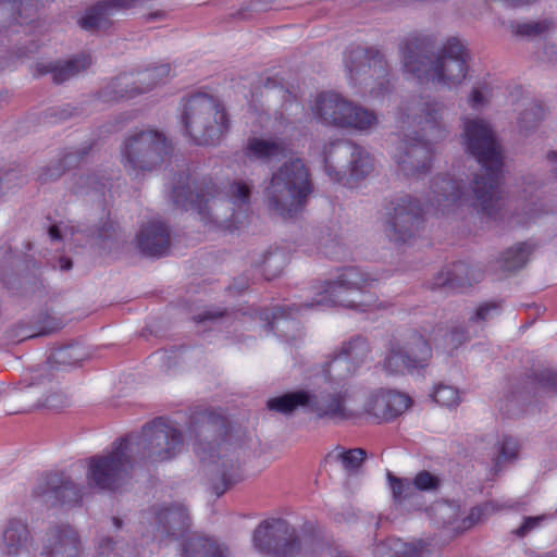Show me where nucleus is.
<instances>
[{"label": "nucleus", "mask_w": 557, "mask_h": 557, "mask_svg": "<svg viewBox=\"0 0 557 557\" xmlns=\"http://www.w3.org/2000/svg\"><path fill=\"white\" fill-rule=\"evenodd\" d=\"M337 351L359 369L370 355V346L366 337L357 335L344 342Z\"/></svg>", "instance_id": "473e14b6"}, {"label": "nucleus", "mask_w": 557, "mask_h": 557, "mask_svg": "<svg viewBox=\"0 0 557 557\" xmlns=\"http://www.w3.org/2000/svg\"><path fill=\"white\" fill-rule=\"evenodd\" d=\"M410 405L411 399L406 394L380 389L371 394L360 407L362 414H368L381 422L395 419L405 412Z\"/></svg>", "instance_id": "6ab92c4d"}, {"label": "nucleus", "mask_w": 557, "mask_h": 557, "mask_svg": "<svg viewBox=\"0 0 557 557\" xmlns=\"http://www.w3.org/2000/svg\"><path fill=\"white\" fill-rule=\"evenodd\" d=\"M325 170L337 181L344 180L348 174L352 178H361L372 171L370 156L357 147L345 143H334L330 150L324 152Z\"/></svg>", "instance_id": "4468645a"}, {"label": "nucleus", "mask_w": 557, "mask_h": 557, "mask_svg": "<svg viewBox=\"0 0 557 557\" xmlns=\"http://www.w3.org/2000/svg\"><path fill=\"white\" fill-rule=\"evenodd\" d=\"M223 426L222 421L211 413H200L191 418L190 435L195 436L194 450L199 459L214 465L221 478V485L214 484L216 496L242 479L239 458L236 449L225 440L216 441L215 435Z\"/></svg>", "instance_id": "7ed1b4c3"}, {"label": "nucleus", "mask_w": 557, "mask_h": 557, "mask_svg": "<svg viewBox=\"0 0 557 557\" xmlns=\"http://www.w3.org/2000/svg\"><path fill=\"white\" fill-rule=\"evenodd\" d=\"M312 113L322 124L358 131L371 129L377 123L373 112L333 92L319 95L312 107Z\"/></svg>", "instance_id": "9b49d317"}, {"label": "nucleus", "mask_w": 557, "mask_h": 557, "mask_svg": "<svg viewBox=\"0 0 557 557\" xmlns=\"http://www.w3.org/2000/svg\"><path fill=\"white\" fill-rule=\"evenodd\" d=\"M284 311L285 309L282 307H275L271 311L272 320L267 325L270 331H281L287 329L289 325H295L294 321L283 318ZM262 319H270V312L268 310L262 313Z\"/></svg>", "instance_id": "a18cd8bd"}, {"label": "nucleus", "mask_w": 557, "mask_h": 557, "mask_svg": "<svg viewBox=\"0 0 557 557\" xmlns=\"http://www.w3.org/2000/svg\"><path fill=\"white\" fill-rule=\"evenodd\" d=\"M462 138L467 150L482 165V173L474 178L471 194L455 178L435 180L431 205L442 212L469 205L482 216L495 219L505 206L500 189L502 156L495 133L484 120L465 119Z\"/></svg>", "instance_id": "f257e3e1"}, {"label": "nucleus", "mask_w": 557, "mask_h": 557, "mask_svg": "<svg viewBox=\"0 0 557 557\" xmlns=\"http://www.w3.org/2000/svg\"><path fill=\"white\" fill-rule=\"evenodd\" d=\"M253 547L261 554L276 557H293L300 550L296 530L283 519L262 521L253 531Z\"/></svg>", "instance_id": "f8f14e48"}, {"label": "nucleus", "mask_w": 557, "mask_h": 557, "mask_svg": "<svg viewBox=\"0 0 557 557\" xmlns=\"http://www.w3.org/2000/svg\"><path fill=\"white\" fill-rule=\"evenodd\" d=\"M534 251L531 243H518L507 248L499 258L500 268L505 271H516L523 268Z\"/></svg>", "instance_id": "2f4dec72"}, {"label": "nucleus", "mask_w": 557, "mask_h": 557, "mask_svg": "<svg viewBox=\"0 0 557 557\" xmlns=\"http://www.w3.org/2000/svg\"><path fill=\"white\" fill-rule=\"evenodd\" d=\"M227 197L233 206L242 209L249 203L250 186L243 181L235 182L230 185Z\"/></svg>", "instance_id": "a19ab883"}, {"label": "nucleus", "mask_w": 557, "mask_h": 557, "mask_svg": "<svg viewBox=\"0 0 557 557\" xmlns=\"http://www.w3.org/2000/svg\"><path fill=\"white\" fill-rule=\"evenodd\" d=\"M239 218H240V213H233L232 214V220H234L235 222H239Z\"/></svg>", "instance_id": "680f3d73"}, {"label": "nucleus", "mask_w": 557, "mask_h": 557, "mask_svg": "<svg viewBox=\"0 0 557 557\" xmlns=\"http://www.w3.org/2000/svg\"><path fill=\"white\" fill-rule=\"evenodd\" d=\"M170 73V66L161 64L136 74L120 75L106 87L102 97L106 101L131 99L158 86V82H151V76H158L160 81H166Z\"/></svg>", "instance_id": "dca6fc26"}, {"label": "nucleus", "mask_w": 557, "mask_h": 557, "mask_svg": "<svg viewBox=\"0 0 557 557\" xmlns=\"http://www.w3.org/2000/svg\"><path fill=\"white\" fill-rule=\"evenodd\" d=\"M387 480L393 493V498L396 503H401L410 498L416 492L413 483L409 479L397 478L388 471Z\"/></svg>", "instance_id": "e433bc0d"}, {"label": "nucleus", "mask_w": 557, "mask_h": 557, "mask_svg": "<svg viewBox=\"0 0 557 557\" xmlns=\"http://www.w3.org/2000/svg\"><path fill=\"white\" fill-rule=\"evenodd\" d=\"M246 151L251 158L269 161L284 157L289 151V147L281 138L252 137L247 143Z\"/></svg>", "instance_id": "cd10ccee"}, {"label": "nucleus", "mask_w": 557, "mask_h": 557, "mask_svg": "<svg viewBox=\"0 0 557 557\" xmlns=\"http://www.w3.org/2000/svg\"><path fill=\"white\" fill-rule=\"evenodd\" d=\"M133 443V455L144 462H163L184 450L183 433L176 423L159 417L143 428L140 436H127Z\"/></svg>", "instance_id": "0eeeda50"}, {"label": "nucleus", "mask_w": 557, "mask_h": 557, "mask_svg": "<svg viewBox=\"0 0 557 557\" xmlns=\"http://www.w3.org/2000/svg\"><path fill=\"white\" fill-rule=\"evenodd\" d=\"M84 487L65 473H49L38 479L33 496L47 506L75 505L83 497Z\"/></svg>", "instance_id": "f3484780"}, {"label": "nucleus", "mask_w": 557, "mask_h": 557, "mask_svg": "<svg viewBox=\"0 0 557 557\" xmlns=\"http://www.w3.org/2000/svg\"><path fill=\"white\" fill-rule=\"evenodd\" d=\"M349 275H351V270H347L339 278H346Z\"/></svg>", "instance_id": "0e129e2a"}, {"label": "nucleus", "mask_w": 557, "mask_h": 557, "mask_svg": "<svg viewBox=\"0 0 557 557\" xmlns=\"http://www.w3.org/2000/svg\"><path fill=\"white\" fill-rule=\"evenodd\" d=\"M431 357L429 343L418 332H411L403 341L391 342L383 369L389 374H401L428 367Z\"/></svg>", "instance_id": "ddd939ff"}, {"label": "nucleus", "mask_w": 557, "mask_h": 557, "mask_svg": "<svg viewBox=\"0 0 557 557\" xmlns=\"http://www.w3.org/2000/svg\"><path fill=\"white\" fill-rule=\"evenodd\" d=\"M168 152L165 137L153 129H141L129 134L121 148V162L128 175L138 177L151 171Z\"/></svg>", "instance_id": "9d476101"}, {"label": "nucleus", "mask_w": 557, "mask_h": 557, "mask_svg": "<svg viewBox=\"0 0 557 557\" xmlns=\"http://www.w3.org/2000/svg\"><path fill=\"white\" fill-rule=\"evenodd\" d=\"M34 539L27 522L10 518L2 528L1 549L7 557H18L29 553Z\"/></svg>", "instance_id": "412c9836"}, {"label": "nucleus", "mask_w": 557, "mask_h": 557, "mask_svg": "<svg viewBox=\"0 0 557 557\" xmlns=\"http://www.w3.org/2000/svg\"><path fill=\"white\" fill-rule=\"evenodd\" d=\"M7 67V62L1 60L0 61V71L4 70Z\"/></svg>", "instance_id": "69168bd1"}, {"label": "nucleus", "mask_w": 557, "mask_h": 557, "mask_svg": "<svg viewBox=\"0 0 557 557\" xmlns=\"http://www.w3.org/2000/svg\"><path fill=\"white\" fill-rule=\"evenodd\" d=\"M357 370L358 368L338 351H336L332 359L327 361L323 367L325 376L331 381L337 382L352 376Z\"/></svg>", "instance_id": "72a5a7b5"}, {"label": "nucleus", "mask_w": 557, "mask_h": 557, "mask_svg": "<svg viewBox=\"0 0 557 557\" xmlns=\"http://www.w3.org/2000/svg\"><path fill=\"white\" fill-rule=\"evenodd\" d=\"M182 557H231V553L214 539L194 535L185 541Z\"/></svg>", "instance_id": "bb28decb"}, {"label": "nucleus", "mask_w": 557, "mask_h": 557, "mask_svg": "<svg viewBox=\"0 0 557 557\" xmlns=\"http://www.w3.org/2000/svg\"><path fill=\"white\" fill-rule=\"evenodd\" d=\"M447 338L449 345L457 348L469 339V335L463 326H456L447 334Z\"/></svg>", "instance_id": "3c124183"}, {"label": "nucleus", "mask_w": 557, "mask_h": 557, "mask_svg": "<svg viewBox=\"0 0 557 557\" xmlns=\"http://www.w3.org/2000/svg\"><path fill=\"white\" fill-rule=\"evenodd\" d=\"M412 123L422 132L421 137L400 140L393 158L405 175H418L431 166L432 150L430 145L444 139L447 129L443 123L444 106L438 102H421L413 109Z\"/></svg>", "instance_id": "f03ea898"}, {"label": "nucleus", "mask_w": 557, "mask_h": 557, "mask_svg": "<svg viewBox=\"0 0 557 557\" xmlns=\"http://www.w3.org/2000/svg\"><path fill=\"white\" fill-rule=\"evenodd\" d=\"M5 288L16 298H40L42 290L41 281H5Z\"/></svg>", "instance_id": "f704fd0d"}, {"label": "nucleus", "mask_w": 557, "mask_h": 557, "mask_svg": "<svg viewBox=\"0 0 557 557\" xmlns=\"http://www.w3.org/2000/svg\"><path fill=\"white\" fill-rule=\"evenodd\" d=\"M486 101V92L481 89H473L468 100L469 106L475 110L483 107Z\"/></svg>", "instance_id": "864d4df0"}, {"label": "nucleus", "mask_w": 557, "mask_h": 557, "mask_svg": "<svg viewBox=\"0 0 557 557\" xmlns=\"http://www.w3.org/2000/svg\"><path fill=\"white\" fill-rule=\"evenodd\" d=\"M532 382L540 388L557 393V371L553 369H540L533 373Z\"/></svg>", "instance_id": "37998d69"}, {"label": "nucleus", "mask_w": 557, "mask_h": 557, "mask_svg": "<svg viewBox=\"0 0 557 557\" xmlns=\"http://www.w3.org/2000/svg\"><path fill=\"white\" fill-rule=\"evenodd\" d=\"M375 557H424L422 542L406 543L399 539H388L374 549Z\"/></svg>", "instance_id": "c756f323"}, {"label": "nucleus", "mask_w": 557, "mask_h": 557, "mask_svg": "<svg viewBox=\"0 0 557 557\" xmlns=\"http://www.w3.org/2000/svg\"><path fill=\"white\" fill-rule=\"evenodd\" d=\"M157 530L162 536L178 537L190 528V517L182 504L161 507L156 512Z\"/></svg>", "instance_id": "b1692460"}, {"label": "nucleus", "mask_w": 557, "mask_h": 557, "mask_svg": "<svg viewBox=\"0 0 557 557\" xmlns=\"http://www.w3.org/2000/svg\"><path fill=\"white\" fill-rule=\"evenodd\" d=\"M76 235L77 232L74 227L65 224L52 225L49 228V236L52 240H63L70 246L79 242Z\"/></svg>", "instance_id": "49530a36"}, {"label": "nucleus", "mask_w": 557, "mask_h": 557, "mask_svg": "<svg viewBox=\"0 0 557 557\" xmlns=\"http://www.w3.org/2000/svg\"><path fill=\"white\" fill-rule=\"evenodd\" d=\"M225 314L224 310H208L203 313H200L194 317V320L197 323H203L206 321L216 320Z\"/></svg>", "instance_id": "6e6d98bb"}, {"label": "nucleus", "mask_w": 557, "mask_h": 557, "mask_svg": "<svg viewBox=\"0 0 557 557\" xmlns=\"http://www.w3.org/2000/svg\"><path fill=\"white\" fill-rule=\"evenodd\" d=\"M366 451L361 448H354L341 453L336 456L337 460L342 462L344 470L349 474L358 472L366 459Z\"/></svg>", "instance_id": "58836bf2"}, {"label": "nucleus", "mask_w": 557, "mask_h": 557, "mask_svg": "<svg viewBox=\"0 0 557 557\" xmlns=\"http://www.w3.org/2000/svg\"><path fill=\"white\" fill-rule=\"evenodd\" d=\"M65 404V397L63 394L53 393L46 397L42 405L49 408H59Z\"/></svg>", "instance_id": "5fc2aeb1"}, {"label": "nucleus", "mask_w": 557, "mask_h": 557, "mask_svg": "<svg viewBox=\"0 0 557 557\" xmlns=\"http://www.w3.org/2000/svg\"><path fill=\"white\" fill-rule=\"evenodd\" d=\"M502 311V301H487L480 305L472 317L469 318L470 322H486L499 314Z\"/></svg>", "instance_id": "c03bdc74"}, {"label": "nucleus", "mask_w": 557, "mask_h": 557, "mask_svg": "<svg viewBox=\"0 0 557 557\" xmlns=\"http://www.w3.org/2000/svg\"><path fill=\"white\" fill-rule=\"evenodd\" d=\"M59 265L61 269H70L72 267V262L69 259L61 258L59 260Z\"/></svg>", "instance_id": "13d9d810"}, {"label": "nucleus", "mask_w": 557, "mask_h": 557, "mask_svg": "<svg viewBox=\"0 0 557 557\" xmlns=\"http://www.w3.org/2000/svg\"><path fill=\"white\" fill-rule=\"evenodd\" d=\"M213 186H207L194 193L189 185L176 186L173 190V199L177 206L186 210H196L202 220L207 219L206 209L211 201L210 209H216L218 200L212 197Z\"/></svg>", "instance_id": "393cba45"}, {"label": "nucleus", "mask_w": 557, "mask_h": 557, "mask_svg": "<svg viewBox=\"0 0 557 557\" xmlns=\"http://www.w3.org/2000/svg\"><path fill=\"white\" fill-rule=\"evenodd\" d=\"M368 282L369 281H323V285L321 286L323 292L319 294L311 304H305L302 306L306 308L336 305L348 308L371 306L373 300L367 292Z\"/></svg>", "instance_id": "2eb2a0df"}, {"label": "nucleus", "mask_w": 557, "mask_h": 557, "mask_svg": "<svg viewBox=\"0 0 557 557\" xmlns=\"http://www.w3.org/2000/svg\"><path fill=\"white\" fill-rule=\"evenodd\" d=\"M470 268L466 262L459 261L451 265V269L448 271V278H462L463 276L470 275Z\"/></svg>", "instance_id": "603ef678"}, {"label": "nucleus", "mask_w": 557, "mask_h": 557, "mask_svg": "<svg viewBox=\"0 0 557 557\" xmlns=\"http://www.w3.org/2000/svg\"><path fill=\"white\" fill-rule=\"evenodd\" d=\"M454 281H445L442 285L444 289H449L453 286Z\"/></svg>", "instance_id": "052dcab7"}, {"label": "nucleus", "mask_w": 557, "mask_h": 557, "mask_svg": "<svg viewBox=\"0 0 557 557\" xmlns=\"http://www.w3.org/2000/svg\"><path fill=\"white\" fill-rule=\"evenodd\" d=\"M124 522L119 517H112L108 527L100 533L95 543V557H137L134 546L113 536L111 533L123 529Z\"/></svg>", "instance_id": "4be33fe9"}, {"label": "nucleus", "mask_w": 557, "mask_h": 557, "mask_svg": "<svg viewBox=\"0 0 557 557\" xmlns=\"http://www.w3.org/2000/svg\"><path fill=\"white\" fill-rule=\"evenodd\" d=\"M136 244L144 255L164 256L170 249V232L162 222H150L137 234Z\"/></svg>", "instance_id": "5701e85b"}, {"label": "nucleus", "mask_w": 557, "mask_h": 557, "mask_svg": "<svg viewBox=\"0 0 557 557\" xmlns=\"http://www.w3.org/2000/svg\"><path fill=\"white\" fill-rule=\"evenodd\" d=\"M313 191L309 171L299 158L281 164L263 189L268 209L273 215L290 219L299 214Z\"/></svg>", "instance_id": "20e7f679"}, {"label": "nucleus", "mask_w": 557, "mask_h": 557, "mask_svg": "<svg viewBox=\"0 0 557 557\" xmlns=\"http://www.w3.org/2000/svg\"><path fill=\"white\" fill-rule=\"evenodd\" d=\"M183 123L198 145H212L227 131L228 120L223 107L211 96L197 94L184 104Z\"/></svg>", "instance_id": "1a4fd4ad"}, {"label": "nucleus", "mask_w": 557, "mask_h": 557, "mask_svg": "<svg viewBox=\"0 0 557 557\" xmlns=\"http://www.w3.org/2000/svg\"><path fill=\"white\" fill-rule=\"evenodd\" d=\"M151 82H158V85H159V84L164 83L165 81H160L158 76H151Z\"/></svg>", "instance_id": "e2e57ef3"}, {"label": "nucleus", "mask_w": 557, "mask_h": 557, "mask_svg": "<svg viewBox=\"0 0 557 557\" xmlns=\"http://www.w3.org/2000/svg\"><path fill=\"white\" fill-rule=\"evenodd\" d=\"M552 26L548 21L530 22L518 25L517 33L525 36H536L545 33Z\"/></svg>", "instance_id": "8fccbe9b"}, {"label": "nucleus", "mask_w": 557, "mask_h": 557, "mask_svg": "<svg viewBox=\"0 0 557 557\" xmlns=\"http://www.w3.org/2000/svg\"><path fill=\"white\" fill-rule=\"evenodd\" d=\"M3 101V96L0 94V103Z\"/></svg>", "instance_id": "774afa93"}, {"label": "nucleus", "mask_w": 557, "mask_h": 557, "mask_svg": "<svg viewBox=\"0 0 557 557\" xmlns=\"http://www.w3.org/2000/svg\"><path fill=\"white\" fill-rule=\"evenodd\" d=\"M90 64L89 55L79 54L64 62L40 61L36 65V71L40 75L51 74L55 83H63L88 69Z\"/></svg>", "instance_id": "a878e982"}, {"label": "nucleus", "mask_w": 557, "mask_h": 557, "mask_svg": "<svg viewBox=\"0 0 557 557\" xmlns=\"http://www.w3.org/2000/svg\"><path fill=\"white\" fill-rule=\"evenodd\" d=\"M416 491H436L440 486V479L431 472L420 471L412 480Z\"/></svg>", "instance_id": "de8ad7c7"}, {"label": "nucleus", "mask_w": 557, "mask_h": 557, "mask_svg": "<svg viewBox=\"0 0 557 557\" xmlns=\"http://www.w3.org/2000/svg\"><path fill=\"white\" fill-rule=\"evenodd\" d=\"M421 210L411 197H403L393 202L386 220L388 236L396 242L405 240L411 235Z\"/></svg>", "instance_id": "aec40b11"}, {"label": "nucleus", "mask_w": 557, "mask_h": 557, "mask_svg": "<svg viewBox=\"0 0 557 557\" xmlns=\"http://www.w3.org/2000/svg\"><path fill=\"white\" fill-rule=\"evenodd\" d=\"M298 407H306L319 418L333 421L355 420L362 416L356 392L346 384L338 388L327 387L317 394L297 391L268 400L270 410L284 414Z\"/></svg>", "instance_id": "39448f33"}, {"label": "nucleus", "mask_w": 557, "mask_h": 557, "mask_svg": "<svg viewBox=\"0 0 557 557\" xmlns=\"http://www.w3.org/2000/svg\"><path fill=\"white\" fill-rule=\"evenodd\" d=\"M42 0H1L0 1V29L7 28L17 20L15 10H18L20 17H29L38 3Z\"/></svg>", "instance_id": "7c9ffc66"}, {"label": "nucleus", "mask_w": 557, "mask_h": 557, "mask_svg": "<svg viewBox=\"0 0 557 557\" xmlns=\"http://www.w3.org/2000/svg\"><path fill=\"white\" fill-rule=\"evenodd\" d=\"M503 508H509L513 509L515 504L513 503H505L503 505H498L497 502H487L481 506H476L472 508L469 512V515L462 520V528L469 529L476 524L478 522L482 521L486 516H488L491 512L503 509Z\"/></svg>", "instance_id": "c9c22d12"}, {"label": "nucleus", "mask_w": 557, "mask_h": 557, "mask_svg": "<svg viewBox=\"0 0 557 557\" xmlns=\"http://www.w3.org/2000/svg\"><path fill=\"white\" fill-rule=\"evenodd\" d=\"M225 227H226L227 230H230L231 232H232L233 230H238V226H237V225H234V226L226 225Z\"/></svg>", "instance_id": "338daca9"}, {"label": "nucleus", "mask_w": 557, "mask_h": 557, "mask_svg": "<svg viewBox=\"0 0 557 557\" xmlns=\"http://www.w3.org/2000/svg\"><path fill=\"white\" fill-rule=\"evenodd\" d=\"M63 325L64 323L62 319L46 313L44 315H40L36 322L37 332L32 334H25L24 338L50 335L61 330Z\"/></svg>", "instance_id": "ea45409f"}, {"label": "nucleus", "mask_w": 557, "mask_h": 557, "mask_svg": "<svg viewBox=\"0 0 557 557\" xmlns=\"http://www.w3.org/2000/svg\"><path fill=\"white\" fill-rule=\"evenodd\" d=\"M133 443L121 440L110 453L95 455L88 459L87 484L104 492H119L131 480L133 469Z\"/></svg>", "instance_id": "6e6552de"}, {"label": "nucleus", "mask_w": 557, "mask_h": 557, "mask_svg": "<svg viewBox=\"0 0 557 557\" xmlns=\"http://www.w3.org/2000/svg\"><path fill=\"white\" fill-rule=\"evenodd\" d=\"M40 557H82L78 532L70 524L50 525L41 539Z\"/></svg>", "instance_id": "a211bd4d"}, {"label": "nucleus", "mask_w": 557, "mask_h": 557, "mask_svg": "<svg viewBox=\"0 0 557 557\" xmlns=\"http://www.w3.org/2000/svg\"><path fill=\"white\" fill-rule=\"evenodd\" d=\"M432 396L437 404L446 407L456 406L459 403V392L450 385H438Z\"/></svg>", "instance_id": "79ce46f5"}, {"label": "nucleus", "mask_w": 557, "mask_h": 557, "mask_svg": "<svg viewBox=\"0 0 557 557\" xmlns=\"http://www.w3.org/2000/svg\"><path fill=\"white\" fill-rule=\"evenodd\" d=\"M21 331H22L21 337H20V335L15 336L16 341H23V339H25L24 338L25 334H29L28 332H26V329L22 327ZM11 338H14V335H11Z\"/></svg>", "instance_id": "bf43d9fd"}, {"label": "nucleus", "mask_w": 557, "mask_h": 557, "mask_svg": "<svg viewBox=\"0 0 557 557\" xmlns=\"http://www.w3.org/2000/svg\"><path fill=\"white\" fill-rule=\"evenodd\" d=\"M547 159L552 163L553 171L556 172V174H557V151H550L547 154Z\"/></svg>", "instance_id": "4d7b16f0"}, {"label": "nucleus", "mask_w": 557, "mask_h": 557, "mask_svg": "<svg viewBox=\"0 0 557 557\" xmlns=\"http://www.w3.org/2000/svg\"><path fill=\"white\" fill-rule=\"evenodd\" d=\"M546 520V516L541 515L536 517H524L522 523L520 527L515 529L512 531V534H515L518 537H524L528 534H530L532 531L540 528L543 521Z\"/></svg>", "instance_id": "09e8293b"}, {"label": "nucleus", "mask_w": 557, "mask_h": 557, "mask_svg": "<svg viewBox=\"0 0 557 557\" xmlns=\"http://www.w3.org/2000/svg\"><path fill=\"white\" fill-rule=\"evenodd\" d=\"M405 71L421 84H433L448 89L459 86L467 76L466 48L457 38L448 39L433 60L419 52H404Z\"/></svg>", "instance_id": "423d86ee"}, {"label": "nucleus", "mask_w": 557, "mask_h": 557, "mask_svg": "<svg viewBox=\"0 0 557 557\" xmlns=\"http://www.w3.org/2000/svg\"><path fill=\"white\" fill-rule=\"evenodd\" d=\"M89 357L88 350L79 344H71L54 349L48 357L51 368L65 370L78 366Z\"/></svg>", "instance_id": "c85d7f7f"}, {"label": "nucleus", "mask_w": 557, "mask_h": 557, "mask_svg": "<svg viewBox=\"0 0 557 557\" xmlns=\"http://www.w3.org/2000/svg\"><path fill=\"white\" fill-rule=\"evenodd\" d=\"M518 449V442L515 438L504 436L500 442L498 455L494 461L495 470L498 471L507 463L512 462L517 458Z\"/></svg>", "instance_id": "4c0bfd02"}]
</instances>
